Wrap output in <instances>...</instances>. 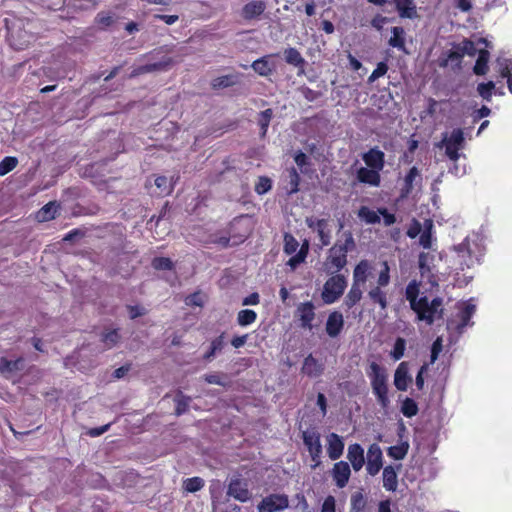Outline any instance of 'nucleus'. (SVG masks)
Returning a JSON list of instances; mask_svg holds the SVG:
<instances>
[{
	"instance_id": "38",
	"label": "nucleus",
	"mask_w": 512,
	"mask_h": 512,
	"mask_svg": "<svg viewBox=\"0 0 512 512\" xmlns=\"http://www.w3.org/2000/svg\"><path fill=\"white\" fill-rule=\"evenodd\" d=\"M257 319V313L251 309L240 310L237 314V323L241 327L253 324Z\"/></svg>"
},
{
	"instance_id": "37",
	"label": "nucleus",
	"mask_w": 512,
	"mask_h": 512,
	"mask_svg": "<svg viewBox=\"0 0 512 512\" xmlns=\"http://www.w3.org/2000/svg\"><path fill=\"white\" fill-rule=\"evenodd\" d=\"M237 83V76L230 74V75H223L220 77H216L211 82V87L214 90L228 88Z\"/></svg>"
},
{
	"instance_id": "64",
	"label": "nucleus",
	"mask_w": 512,
	"mask_h": 512,
	"mask_svg": "<svg viewBox=\"0 0 512 512\" xmlns=\"http://www.w3.org/2000/svg\"><path fill=\"white\" fill-rule=\"evenodd\" d=\"M378 213L383 216L384 224L386 226H391L396 222V217L394 214L389 213L386 208H380Z\"/></svg>"
},
{
	"instance_id": "11",
	"label": "nucleus",
	"mask_w": 512,
	"mask_h": 512,
	"mask_svg": "<svg viewBox=\"0 0 512 512\" xmlns=\"http://www.w3.org/2000/svg\"><path fill=\"white\" fill-rule=\"evenodd\" d=\"M174 60L169 56H163L159 61L148 63L142 66H138L132 70L129 78H135L139 75L155 72V71H167L173 66Z\"/></svg>"
},
{
	"instance_id": "15",
	"label": "nucleus",
	"mask_w": 512,
	"mask_h": 512,
	"mask_svg": "<svg viewBox=\"0 0 512 512\" xmlns=\"http://www.w3.org/2000/svg\"><path fill=\"white\" fill-rule=\"evenodd\" d=\"M267 8L264 0H253L246 3L240 12V16L245 21L258 20Z\"/></svg>"
},
{
	"instance_id": "52",
	"label": "nucleus",
	"mask_w": 512,
	"mask_h": 512,
	"mask_svg": "<svg viewBox=\"0 0 512 512\" xmlns=\"http://www.w3.org/2000/svg\"><path fill=\"white\" fill-rule=\"evenodd\" d=\"M272 188V180L267 176H260L255 184V192L258 195H263L270 191Z\"/></svg>"
},
{
	"instance_id": "49",
	"label": "nucleus",
	"mask_w": 512,
	"mask_h": 512,
	"mask_svg": "<svg viewBox=\"0 0 512 512\" xmlns=\"http://www.w3.org/2000/svg\"><path fill=\"white\" fill-rule=\"evenodd\" d=\"M95 22L100 28L105 29L115 22V18L110 12H100L97 14Z\"/></svg>"
},
{
	"instance_id": "47",
	"label": "nucleus",
	"mask_w": 512,
	"mask_h": 512,
	"mask_svg": "<svg viewBox=\"0 0 512 512\" xmlns=\"http://www.w3.org/2000/svg\"><path fill=\"white\" fill-rule=\"evenodd\" d=\"M190 400H191L190 397L184 396L181 392L176 395V397H175V402H176L175 414L177 416H180V415L184 414L185 412H187Z\"/></svg>"
},
{
	"instance_id": "40",
	"label": "nucleus",
	"mask_w": 512,
	"mask_h": 512,
	"mask_svg": "<svg viewBox=\"0 0 512 512\" xmlns=\"http://www.w3.org/2000/svg\"><path fill=\"white\" fill-rule=\"evenodd\" d=\"M272 117H273V110L271 108H268L259 113L258 125L260 126L261 137L266 136Z\"/></svg>"
},
{
	"instance_id": "55",
	"label": "nucleus",
	"mask_w": 512,
	"mask_h": 512,
	"mask_svg": "<svg viewBox=\"0 0 512 512\" xmlns=\"http://www.w3.org/2000/svg\"><path fill=\"white\" fill-rule=\"evenodd\" d=\"M475 305L473 304H466L465 307L460 312V318H461V326L464 327L468 324L470 318L475 312Z\"/></svg>"
},
{
	"instance_id": "29",
	"label": "nucleus",
	"mask_w": 512,
	"mask_h": 512,
	"mask_svg": "<svg viewBox=\"0 0 512 512\" xmlns=\"http://www.w3.org/2000/svg\"><path fill=\"white\" fill-rule=\"evenodd\" d=\"M455 251L457 252L458 257L461 258V265H466L469 268L474 264L468 238H465L459 245L455 246Z\"/></svg>"
},
{
	"instance_id": "13",
	"label": "nucleus",
	"mask_w": 512,
	"mask_h": 512,
	"mask_svg": "<svg viewBox=\"0 0 512 512\" xmlns=\"http://www.w3.org/2000/svg\"><path fill=\"white\" fill-rule=\"evenodd\" d=\"M303 443L306 446L313 461L318 462L322 453L320 434L316 431H304L302 434Z\"/></svg>"
},
{
	"instance_id": "17",
	"label": "nucleus",
	"mask_w": 512,
	"mask_h": 512,
	"mask_svg": "<svg viewBox=\"0 0 512 512\" xmlns=\"http://www.w3.org/2000/svg\"><path fill=\"white\" fill-rule=\"evenodd\" d=\"M344 325L343 314L340 311L334 310L327 317L325 332L330 338H337L343 331Z\"/></svg>"
},
{
	"instance_id": "9",
	"label": "nucleus",
	"mask_w": 512,
	"mask_h": 512,
	"mask_svg": "<svg viewBox=\"0 0 512 512\" xmlns=\"http://www.w3.org/2000/svg\"><path fill=\"white\" fill-rule=\"evenodd\" d=\"M305 223L309 229L317 234L321 246H328L331 243L332 232L329 219L310 216L306 217Z\"/></svg>"
},
{
	"instance_id": "39",
	"label": "nucleus",
	"mask_w": 512,
	"mask_h": 512,
	"mask_svg": "<svg viewBox=\"0 0 512 512\" xmlns=\"http://www.w3.org/2000/svg\"><path fill=\"white\" fill-rule=\"evenodd\" d=\"M57 205L55 202H49L43 206L36 214V218L40 222L49 221L55 217Z\"/></svg>"
},
{
	"instance_id": "42",
	"label": "nucleus",
	"mask_w": 512,
	"mask_h": 512,
	"mask_svg": "<svg viewBox=\"0 0 512 512\" xmlns=\"http://www.w3.org/2000/svg\"><path fill=\"white\" fill-rule=\"evenodd\" d=\"M419 408L415 400L406 397L401 405V412L407 418L414 417L418 414Z\"/></svg>"
},
{
	"instance_id": "31",
	"label": "nucleus",
	"mask_w": 512,
	"mask_h": 512,
	"mask_svg": "<svg viewBox=\"0 0 512 512\" xmlns=\"http://www.w3.org/2000/svg\"><path fill=\"white\" fill-rule=\"evenodd\" d=\"M24 368V360L23 358H18L16 360H7L6 358H1L0 360V372L9 376L10 374L20 371Z\"/></svg>"
},
{
	"instance_id": "33",
	"label": "nucleus",
	"mask_w": 512,
	"mask_h": 512,
	"mask_svg": "<svg viewBox=\"0 0 512 512\" xmlns=\"http://www.w3.org/2000/svg\"><path fill=\"white\" fill-rule=\"evenodd\" d=\"M367 498L361 491L354 492L350 499V512H365Z\"/></svg>"
},
{
	"instance_id": "12",
	"label": "nucleus",
	"mask_w": 512,
	"mask_h": 512,
	"mask_svg": "<svg viewBox=\"0 0 512 512\" xmlns=\"http://www.w3.org/2000/svg\"><path fill=\"white\" fill-rule=\"evenodd\" d=\"M383 467V453L380 446L373 443L369 446L367 451V473L375 476Z\"/></svg>"
},
{
	"instance_id": "3",
	"label": "nucleus",
	"mask_w": 512,
	"mask_h": 512,
	"mask_svg": "<svg viewBox=\"0 0 512 512\" xmlns=\"http://www.w3.org/2000/svg\"><path fill=\"white\" fill-rule=\"evenodd\" d=\"M390 280V267L385 261L382 264V268L378 274L376 282H370L367 290V298L369 302L374 306H378L380 310H386L389 306L386 287L390 284Z\"/></svg>"
},
{
	"instance_id": "24",
	"label": "nucleus",
	"mask_w": 512,
	"mask_h": 512,
	"mask_svg": "<svg viewBox=\"0 0 512 512\" xmlns=\"http://www.w3.org/2000/svg\"><path fill=\"white\" fill-rule=\"evenodd\" d=\"M347 459L351 463L354 471L358 472L365 464L364 449L358 443L349 445L347 451Z\"/></svg>"
},
{
	"instance_id": "32",
	"label": "nucleus",
	"mask_w": 512,
	"mask_h": 512,
	"mask_svg": "<svg viewBox=\"0 0 512 512\" xmlns=\"http://www.w3.org/2000/svg\"><path fill=\"white\" fill-rule=\"evenodd\" d=\"M490 58V53L486 49H481L478 51V58L473 67V72L476 75H485L488 72V62Z\"/></svg>"
},
{
	"instance_id": "2",
	"label": "nucleus",
	"mask_w": 512,
	"mask_h": 512,
	"mask_svg": "<svg viewBox=\"0 0 512 512\" xmlns=\"http://www.w3.org/2000/svg\"><path fill=\"white\" fill-rule=\"evenodd\" d=\"M373 275V266L366 259L360 260L353 269L352 284L346 293L342 306L345 311H350L360 303L363 298V289Z\"/></svg>"
},
{
	"instance_id": "10",
	"label": "nucleus",
	"mask_w": 512,
	"mask_h": 512,
	"mask_svg": "<svg viewBox=\"0 0 512 512\" xmlns=\"http://www.w3.org/2000/svg\"><path fill=\"white\" fill-rule=\"evenodd\" d=\"M289 507L286 494H270L264 497L257 505L258 512L283 511Z\"/></svg>"
},
{
	"instance_id": "59",
	"label": "nucleus",
	"mask_w": 512,
	"mask_h": 512,
	"mask_svg": "<svg viewBox=\"0 0 512 512\" xmlns=\"http://www.w3.org/2000/svg\"><path fill=\"white\" fill-rule=\"evenodd\" d=\"M442 339L440 337H438L432 344V347H431V355H430V362L431 363H434L440 352L442 351Z\"/></svg>"
},
{
	"instance_id": "36",
	"label": "nucleus",
	"mask_w": 512,
	"mask_h": 512,
	"mask_svg": "<svg viewBox=\"0 0 512 512\" xmlns=\"http://www.w3.org/2000/svg\"><path fill=\"white\" fill-rule=\"evenodd\" d=\"M205 485V481L198 476L186 478L183 480L182 488L186 493H195L200 491Z\"/></svg>"
},
{
	"instance_id": "1",
	"label": "nucleus",
	"mask_w": 512,
	"mask_h": 512,
	"mask_svg": "<svg viewBox=\"0 0 512 512\" xmlns=\"http://www.w3.org/2000/svg\"><path fill=\"white\" fill-rule=\"evenodd\" d=\"M356 249L355 239L350 230L340 233L335 243L328 249L322 271L325 274L340 273L348 264V253Z\"/></svg>"
},
{
	"instance_id": "45",
	"label": "nucleus",
	"mask_w": 512,
	"mask_h": 512,
	"mask_svg": "<svg viewBox=\"0 0 512 512\" xmlns=\"http://www.w3.org/2000/svg\"><path fill=\"white\" fill-rule=\"evenodd\" d=\"M154 183L157 189H159V195H169L174 189L173 185L169 183L166 176H157Z\"/></svg>"
},
{
	"instance_id": "27",
	"label": "nucleus",
	"mask_w": 512,
	"mask_h": 512,
	"mask_svg": "<svg viewBox=\"0 0 512 512\" xmlns=\"http://www.w3.org/2000/svg\"><path fill=\"white\" fill-rule=\"evenodd\" d=\"M327 443V453L329 458L332 460L339 459L344 451V442L342 438L336 433H331L327 437Z\"/></svg>"
},
{
	"instance_id": "23",
	"label": "nucleus",
	"mask_w": 512,
	"mask_h": 512,
	"mask_svg": "<svg viewBox=\"0 0 512 512\" xmlns=\"http://www.w3.org/2000/svg\"><path fill=\"white\" fill-rule=\"evenodd\" d=\"M284 60L287 64L298 69V75L305 71L306 60L295 47L285 48L283 51Z\"/></svg>"
},
{
	"instance_id": "6",
	"label": "nucleus",
	"mask_w": 512,
	"mask_h": 512,
	"mask_svg": "<svg viewBox=\"0 0 512 512\" xmlns=\"http://www.w3.org/2000/svg\"><path fill=\"white\" fill-rule=\"evenodd\" d=\"M327 275L329 278L323 285L321 299L324 304L330 305L337 302L343 296L348 286V280L346 275L342 273Z\"/></svg>"
},
{
	"instance_id": "51",
	"label": "nucleus",
	"mask_w": 512,
	"mask_h": 512,
	"mask_svg": "<svg viewBox=\"0 0 512 512\" xmlns=\"http://www.w3.org/2000/svg\"><path fill=\"white\" fill-rule=\"evenodd\" d=\"M431 229H432V221L428 220L426 222L425 230L420 235V245L425 249H430L432 246V235H431Z\"/></svg>"
},
{
	"instance_id": "46",
	"label": "nucleus",
	"mask_w": 512,
	"mask_h": 512,
	"mask_svg": "<svg viewBox=\"0 0 512 512\" xmlns=\"http://www.w3.org/2000/svg\"><path fill=\"white\" fill-rule=\"evenodd\" d=\"M152 267L158 271L174 269L173 261L168 257H155L151 262Z\"/></svg>"
},
{
	"instance_id": "16",
	"label": "nucleus",
	"mask_w": 512,
	"mask_h": 512,
	"mask_svg": "<svg viewBox=\"0 0 512 512\" xmlns=\"http://www.w3.org/2000/svg\"><path fill=\"white\" fill-rule=\"evenodd\" d=\"M296 316L299 318L302 328L311 330L313 328L312 322L316 316L313 302L306 301L300 303L296 309Z\"/></svg>"
},
{
	"instance_id": "20",
	"label": "nucleus",
	"mask_w": 512,
	"mask_h": 512,
	"mask_svg": "<svg viewBox=\"0 0 512 512\" xmlns=\"http://www.w3.org/2000/svg\"><path fill=\"white\" fill-rule=\"evenodd\" d=\"M362 160L366 167L382 171L385 166V154L378 147L370 148L362 154Z\"/></svg>"
},
{
	"instance_id": "43",
	"label": "nucleus",
	"mask_w": 512,
	"mask_h": 512,
	"mask_svg": "<svg viewBox=\"0 0 512 512\" xmlns=\"http://www.w3.org/2000/svg\"><path fill=\"white\" fill-rule=\"evenodd\" d=\"M289 173V181H288V194H295L299 191V185H300V176L296 170V168L292 167L288 170Z\"/></svg>"
},
{
	"instance_id": "62",
	"label": "nucleus",
	"mask_w": 512,
	"mask_h": 512,
	"mask_svg": "<svg viewBox=\"0 0 512 512\" xmlns=\"http://www.w3.org/2000/svg\"><path fill=\"white\" fill-rule=\"evenodd\" d=\"M294 161L297 164V166L302 170V172H305L303 170V167L310 164L308 156L302 151H298L295 154Z\"/></svg>"
},
{
	"instance_id": "58",
	"label": "nucleus",
	"mask_w": 512,
	"mask_h": 512,
	"mask_svg": "<svg viewBox=\"0 0 512 512\" xmlns=\"http://www.w3.org/2000/svg\"><path fill=\"white\" fill-rule=\"evenodd\" d=\"M321 512H336V500L334 496L328 495L321 506Z\"/></svg>"
},
{
	"instance_id": "50",
	"label": "nucleus",
	"mask_w": 512,
	"mask_h": 512,
	"mask_svg": "<svg viewBox=\"0 0 512 512\" xmlns=\"http://www.w3.org/2000/svg\"><path fill=\"white\" fill-rule=\"evenodd\" d=\"M406 349V341L402 337H398L394 343L393 350L390 352V356L395 360H400L404 356Z\"/></svg>"
},
{
	"instance_id": "7",
	"label": "nucleus",
	"mask_w": 512,
	"mask_h": 512,
	"mask_svg": "<svg viewBox=\"0 0 512 512\" xmlns=\"http://www.w3.org/2000/svg\"><path fill=\"white\" fill-rule=\"evenodd\" d=\"M284 246L283 251L287 255H293L288 261L287 265L295 270L300 264L304 263L309 253V243L307 240L299 248V242L291 234L286 232L284 234Z\"/></svg>"
},
{
	"instance_id": "41",
	"label": "nucleus",
	"mask_w": 512,
	"mask_h": 512,
	"mask_svg": "<svg viewBox=\"0 0 512 512\" xmlns=\"http://www.w3.org/2000/svg\"><path fill=\"white\" fill-rule=\"evenodd\" d=\"M358 217L368 224H376L380 222L379 213L371 210L367 206H361L359 208Z\"/></svg>"
},
{
	"instance_id": "28",
	"label": "nucleus",
	"mask_w": 512,
	"mask_h": 512,
	"mask_svg": "<svg viewBox=\"0 0 512 512\" xmlns=\"http://www.w3.org/2000/svg\"><path fill=\"white\" fill-rule=\"evenodd\" d=\"M411 377L408 374V365L406 362H401L394 374V385L399 391H406Z\"/></svg>"
},
{
	"instance_id": "54",
	"label": "nucleus",
	"mask_w": 512,
	"mask_h": 512,
	"mask_svg": "<svg viewBox=\"0 0 512 512\" xmlns=\"http://www.w3.org/2000/svg\"><path fill=\"white\" fill-rule=\"evenodd\" d=\"M388 65L386 62L381 61L377 64L376 68L373 70L371 75L368 77V82L373 83L380 77L384 76L388 71Z\"/></svg>"
},
{
	"instance_id": "26",
	"label": "nucleus",
	"mask_w": 512,
	"mask_h": 512,
	"mask_svg": "<svg viewBox=\"0 0 512 512\" xmlns=\"http://www.w3.org/2000/svg\"><path fill=\"white\" fill-rule=\"evenodd\" d=\"M401 465H397L399 469ZM383 487L386 491L395 492L398 487V475L396 467L387 465L383 468L382 472Z\"/></svg>"
},
{
	"instance_id": "44",
	"label": "nucleus",
	"mask_w": 512,
	"mask_h": 512,
	"mask_svg": "<svg viewBox=\"0 0 512 512\" xmlns=\"http://www.w3.org/2000/svg\"><path fill=\"white\" fill-rule=\"evenodd\" d=\"M120 340L118 329L106 330L101 334V341L108 347L112 348Z\"/></svg>"
},
{
	"instance_id": "8",
	"label": "nucleus",
	"mask_w": 512,
	"mask_h": 512,
	"mask_svg": "<svg viewBox=\"0 0 512 512\" xmlns=\"http://www.w3.org/2000/svg\"><path fill=\"white\" fill-rule=\"evenodd\" d=\"M445 154L449 160L456 162L460 158L459 151L464 147L465 137L461 128L453 129L449 137L443 139Z\"/></svg>"
},
{
	"instance_id": "56",
	"label": "nucleus",
	"mask_w": 512,
	"mask_h": 512,
	"mask_svg": "<svg viewBox=\"0 0 512 512\" xmlns=\"http://www.w3.org/2000/svg\"><path fill=\"white\" fill-rule=\"evenodd\" d=\"M459 46L461 48L463 56H465V55L474 56L477 53L475 43L470 39H464L459 44Z\"/></svg>"
},
{
	"instance_id": "34",
	"label": "nucleus",
	"mask_w": 512,
	"mask_h": 512,
	"mask_svg": "<svg viewBox=\"0 0 512 512\" xmlns=\"http://www.w3.org/2000/svg\"><path fill=\"white\" fill-rule=\"evenodd\" d=\"M419 283L412 280L408 283L405 290V297L410 304V308H414L419 303Z\"/></svg>"
},
{
	"instance_id": "63",
	"label": "nucleus",
	"mask_w": 512,
	"mask_h": 512,
	"mask_svg": "<svg viewBox=\"0 0 512 512\" xmlns=\"http://www.w3.org/2000/svg\"><path fill=\"white\" fill-rule=\"evenodd\" d=\"M428 371V365L424 364L420 367L417 375L415 384L418 390H422L424 387V374Z\"/></svg>"
},
{
	"instance_id": "18",
	"label": "nucleus",
	"mask_w": 512,
	"mask_h": 512,
	"mask_svg": "<svg viewBox=\"0 0 512 512\" xmlns=\"http://www.w3.org/2000/svg\"><path fill=\"white\" fill-rule=\"evenodd\" d=\"M331 476L338 488H344L350 479L351 469L346 461H339L333 465Z\"/></svg>"
},
{
	"instance_id": "25",
	"label": "nucleus",
	"mask_w": 512,
	"mask_h": 512,
	"mask_svg": "<svg viewBox=\"0 0 512 512\" xmlns=\"http://www.w3.org/2000/svg\"><path fill=\"white\" fill-rule=\"evenodd\" d=\"M393 3L400 18L415 19L418 17L414 0H393Z\"/></svg>"
},
{
	"instance_id": "22",
	"label": "nucleus",
	"mask_w": 512,
	"mask_h": 512,
	"mask_svg": "<svg viewBox=\"0 0 512 512\" xmlns=\"http://www.w3.org/2000/svg\"><path fill=\"white\" fill-rule=\"evenodd\" d=\"M356 179L362 184H367L373 187H378L381 183L380 171L369 167H360L356 171Z\"/></svg>"
},
{
	"instance_id": "19",
	"label": "nucleus",
	"mask_w": 512,
	"mask_h": 512,
	"mask_svg": "<svg viewBox=\"0 0 512 512\" xmlns=\"http://www.w3.org/2000/svg\"><path fill=\"white\" fill-rule=\"evenodd\" d=\"M278 54H268L265 56H262L251 64V68L262 77H269L271 76L275 70H276V64L274 61H271V59Z\"/></svg>"
},
{
	"instance_id": "57",
	"label": "nucleus",
	"mask_w": 512,
	"mask_h": 512,
	"mask_svg": "<svg viewBox=\"0 0 512 512\" xmlns=\"http://www.w3.org/2000/svg\"><path fill=\"white\" fill-rule=\"evenodd\" d=\"M418 176H419V171H418L417 167L413 166L412 168H410V170L408 171V173L406 174V176L404 178L405 187H406L407 191H409L412 188L413 182L416 179V177H418Z\"/></svg>"
},
{
	"instance_id": "30",
	"label": "nucleus",
	"mask_w": 512,
	"mask_h": 512,
	"mask_svg": "<svg viewBox=\"0 0 512 512\" xmlns=\"http://www.w3.org/2000/svg\"><path fill=\"white\" fill-rule=\"evenodd\" d=\"M391 32L392 36L390 37L388 44L393 48H397L398 50L407 53L404 28L395 26L391 28Z\"/></svg>"
},
{
	"instance_id": "61",
	"label": "nucleus",
	"mask_w": 512,
	"mask_h": 512,
	"mask_svg": "<svg viewBox=\"0 0 512 512\" xmlns=\"http://www.w3.org/2000/svg\"><path fill=\"white\" fill-rule=\"evenodd\" d=\"M210 345L217 353L221 352L225 347V332L214 338Z\"/></svg>"
},
{
	"instance_id": "5",
	"label": "nucleus",
	"mask_w": 512,
	"mask_h": 512,
	"mask_svg": "<svg viewBox=\"0 0 512 512\" xmlns=\"http://www.w3.org/2000/svg\"><path fill=\"white\" fill-rule=\"evenodd\" d=\"M412 310L416 313L418 320L432 325L435 320L444 317L443 299L435 297L429 301L427 296H422L419 298V303Z\"/></svg>"
},
{
	"instance_id": "48",
	"label": "nucleus",
	"mask_w": 512,
	"mask_h": 512,
	"mask_svg": "<svg viewBox=\"0 0 512 512\" xmlns=\"http://www.w3.org/2000/svg\"><path fill=\"white\" fill-rule=\"evenodd\" d=\"M494 89H495V84L493 81H488L486 83H480L477 86V92L486 101H491Z\"/></svg>"
},
{
	"instance_id": "4",
	"label": "nucleus",
	"mask_w": 512,
	"mask_h": 512,
	"mask_svg": "<svg viewBox=\"0 0 512 512\" xmlns=\"http://www.w3.org/2000/svg\"><path fill=\"white\" fill-rule=\"evenodd\" d=\"M366 374L370 379L373 394L382 408H387L390 400L388 397V374L385 367L377 362H371Z\"/></svg>"
},
{
	"instance_id": "53",
	"label": "nucleus",
	"mask_w": 512,
	"mask_h": 512,
	"mask_svg": "<svg viewBox=\"0 0 512 512\" xmlns=\"http://www.w3.org/2000/svg\"><path fill=\"white\" fill-rule=\"evenodd\" d=\"M18 164V160L15 157H5L0 162V176H4L12 171Z\"/></svg>"
},
{
	"instance_id": "21",
	"label": "nucleus",
	"mask_w": 512,
	"mask_h": 512,
	"mask_svg": "<svg viewBox=\"0 0 512 512\" xmlns=\"http://www.w3.org/2000/svg\"><path fill=\"white\" fill-rule=\"evenodd\" d=\"M324 369V363L316 359L312 354H309L303 360L301 372L310 378H317L323 374Z\"/></svg>"
},
{
	"instance_id": "60",
	"label": "nucleus",
	"mask_w": 512,
	"mask_h": 512,
	"mask_svg": "<svg viewBox=\"0 0 512 512\" xmlns=\"http://www.w3.org/2000/svg\"><path fill=\"white\" fill-rule=\"evenodd\" d=\"M499 74L502 78H507L508 89L512 93V73H511V69L509 68L508 64L505 63V64L501 65Z\"/></svg>"
},
{
	"instance_id": "35",
	"label": "nucleus",
	"mask_w": 512,
	"mask_h": 512,
	"mask_svg": "<svg viewBox=\"0 0 512 512\" xmlns=\"http://www.w3.org/2000/svg\"><path fill=\"white\" fill-rule=\"evenodd\" d=\"M409 447V443L407 441H403L398 445L389 447L387 449V455L394 460H402L406 457Z\"/></svg>"
},
{
	"instance_id": "14",
	"label": "nucleus",
	"mask_w": 512,
	"mask_h": 512,
	"mask_svg": "<svg viewBox=\"0 0 512 512\" xmlns=\"http://www.w3.org/2000/svg\"><path fill=\"white\" fill-rule=\"evenodd\" d=\"M227 494L240 502H247L251 498L248 483L240 478L231 479Z\"/></svg>"
}]
</instances>
